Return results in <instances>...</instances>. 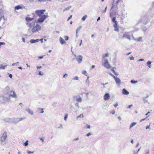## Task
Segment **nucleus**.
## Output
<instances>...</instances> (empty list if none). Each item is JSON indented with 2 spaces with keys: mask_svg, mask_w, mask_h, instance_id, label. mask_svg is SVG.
Returning a JSON list of instances; mask_svg holds the SVG:
<instances>
[{
  "mask_svg": "<svg viewBox=\"0 0 154 154\" xmlns=\"http://www.w3.org/2000/svg\"><path fill=\"white\" fill-rule=\"evenodd\" d=\"M33 27L30 29V32H29L30 33L32 32V34L38 31L41 29V26L38 25L35 21H33Z\"/></svg>",
  "mask_w": 154,
  "mask_h": 154,
  "instance_id": "f257e3e1",
  "label": "nucleus"
},
{
  "mask_svg": "<svg viewBox=\"0 0 154 154\" xmlns=\"http://www.w3.org/2000/svg\"><path fill=\"white\" fill-rule=\"evenodd\" d=\"M7 133L4 132L2 134H1L0 137L1 144L2 146L5 145L6 144V141L7 139Z\"/></svg>",
  "mask_w": 154,
  "mask_h": 154,
  "instance_id": "f03ea898",
  "label": "nucleus"
},
{
  "mask_svg": "<svg viewBox=\"0 0 154 154\" xmlns=\"http://www.w3.org/2000/svg\"><path fill=\"white\" fill-rule=\"evenodd\" d=\"M33 18H30L29 17H27L26 18V20L28 22L26 23V25L29 27L28 30V32H30L31 30L30 29L32 28V26L33 21L32 22V21L33 20Z\"/></svg>",
  "mask_w": 154,
  "mask_h": 154,
  "instance_id": "7ed1b4c3",
  "label": "nucleus"
},
{
  "mask_svg": "<svg viewBox=\"0 0 154 154\" xmlns=\"http://www.w3.org/2000/svg\"><path fill=\"white\" fill-rule=\"evenodd\" d=\"M73 100L74 103L77 102L78 103H81L82 101V98L80 96H74L73 97Z\"/></svg>",
  "mask_w": 154,
  "mask_h": 154,
  "instance_id": "20e7f679",
  "label": "nucleus"
},
{
  "mask_svg": "<svg viewBox=\"0 0 154 154\" xmlns=\"http://www.w3.org/2000/svg\"><path fill=\"white\" fill-rule=\"evenodd\" d=\"M104 62L103 63V66L106 68L109 69L110 67V65L109 64L108 61L107 59L104 60Z\"/></svg>",
  "mask_w": 154,
  "mask_h": 154,
  "instance_id": "39448f33",
  "label": "nucleus"
},
{
  "mask_svg": "<svg viewBox=\"0 0 154 154\" xmlns=\"http://www.w3.org/2000/svg\"><path fill=\"white\" fill-rule=\"evenodd\" d=\"M45 11V10H37L35 11V13L37 15L40 16L43 14L44 13V12Z\"/></svg>",
  "mask_w": 154,
  "mask_h": 154,
  "instance_id": "423d86ee",
  "label": "nucleus"
},
{
  "mask_svg": "<svg viewBox=\"0 0 154 154\" xmlns=\"http://www.w3.org/2000/svg\"><path fill=\"white\" fill-rule=\"evenodd\" d=\"M75 59L78 63H80L82 60L83 57L82 56L79 55L77 56Z\"/></svg>",
  "mask_w": 154,
  "mask_h": 154,
  "instance_id": "0eeeda50",
  "label": "nucleus"
},
{
  "mask_svg": "<svg viewBox=\"0 0 154 154\" xmlns=\"http://www.w3.org/2000/svg\"><path fill=\"white\" fill-rule=\"evenodd\" d=\"M9 89L10 88L8 86H7L4 89L3 92L5 95H7L9 94Z\"/></svg>",
  "mask_w": 154,
  "mask_h": 154,
  "instance_id": "6e6552de",
  "label": "nucleus"
},
{
  "mask_svg": "<svg viewBox=\"0 0 154 154\" xmlns=\"http://www.w3.org/2000/svg\"><path fill=\"white\" fill-rule=\"evenodd\" d=\"M2 99L4 101V103H5L10 99V97L3 96L2 97Z\"/></svg>",
  "mask_w": 154,
  "mask_h": 154,
  "instance_id": "1a4fd4ad",
  "label": "nucleus"
},
{
  "mask_svg": "<svg viewBox=\"0 0 154 154\" xmlns=\"http://www.w3.org/2000/svg\"><path fill=\"white\" fill-rule=\"evenodd\" d=\"M11 96L15 98L17 97V96L15 92L13 91H11L10 92L9 96Z\"/></svg>",
  "mask_w": 154,
  "mask_h": 154,
  "instance_id": "9d476101",
  "label": "nucleus"
},
{
  "mask_svg": "<svg viewBox=\"0 0 154 154\" xmlns=\"http://www.w3.org/2000/svg\"><path fill=\"white\" fill-rule=\"evenodd\" d=\"M116 84L118 85H119L121 84V80L118 77H117L115 79Z\"/></svg>",
  "mask_w": 154,
  "mask_h": 154,
  "instance_id": "9b49d317",
  "label": "nucleus"
},
{
  "mask_svg": "<svg viewBox=\"0 0 154 154\" xmlns=\"http://www.w3.org/2000/svg\"><path fill=\"white\" fill-rule=\"evenodd\" d=\"M110 95L108 93H106L104 95V100H106L109 99L110 97Z\"/></svg>",
  "mask_w": 154,
  "mask_h": 154,
  "instance_id": "f8f14e48",
  "label": "nucleus"
},
{
  "mask_svg": "<svg viewBox=\"0 0 154 154\" xmlns=\"http://www.w3.org/2000/svg\"><path fill=\"white\" fill-rule=\"evenodd\" d=\"M25 7L24 6H21L18 5V6H16L15 7V9L18 10L20 9H23L25 8Z\"/></svg>",
  "mask_w": 154,
  "mask_h": 154,
  "instance_id": "ddd939ff",
  "label": "nucleus"
},
{
  "mask_svg": "<svg viewBox=\"0 0 154 154\" xmlns=\"http://www.w3.org/2000/svg\"><path fill=\"white\" fill-rule=\"evenodd\" d=\"M122 93L124 95H128L129 94V92L124 88L122 90Z\"/></svg>",
  "mask_w": 154,
  "mask_h": 154,
  "instance_id": "4468645a",
  "label": "nucleus"
},
{
  "mask_svg": "<svg viewBox=\"0 0 154 154\" xmlns=\"http://www.w3.org/2000/svg\"><path fill=\"white\" fill-rule=\"evenodd\" d=\"M3 120L5 122H11V119L9 118H5Z\"/></svg>",
  "mask_w": 154,
  "mask_h": 154,
  "instance_id": "2eb2a0df",
  "label": "nucleus"
},
{
  "mask_svg": "<svg viewBox=\"0 0 154 154\" xmlns=\"http://www.w3.org/2000/svg\"><path fill=\"white\" fill-rule=\"evenodd\" d=\"M123 37L127 38L129 40H130V36L129 35L127 34H124L123 35Z\"/></svg>",
  "mask_w": 154,
  "mask_h": 154,
  "instance_id": "dca6fc26",
  "label": "nucleus"
},
{
  "mask_svg": "<svg viewBox=\"0 0 154 154\" xmlns=\"http://www.w3.org/2000/svg\"><path fill=\"white\" fill-rule=\"evenodd\" d=\"M39 41V39H31L30 41V42L31 43H34L36 42H38Z\"/></svg>",
  "mask_w": 154,
  "mask_h": 154,
  "instance_id": "f3484780",
  "label": "nucleus"
},
{
  "mask_svg": "<svg viewBox=\"0 0 154 154\" xmlns=\"http://www.w3.org/2000/svg\"><path fill=\"white\" fill-rule=\"evenodd\" d=\"M59 40L60 43L62 44H63L64 43H65V41L64 40L63 38L61 37H60Z\"/></svg>",
  "mask_w": 154,
  "mask_h": 154,
  "instance_id": "a211bd4d",
  "label": "nucleus"
},
{
  "mask_svg": "<svg viewBox=\"0 0 154 154\" xmlns=\"http://www.w3.org/2000/svg\"><path fill=\"white\" fill-rule=\"evenodd\" d=\"M114 30L116 32H118L119 31V29L118 27H117V23L116 24H115L114 25Z\"/></svg>",
  "mask_w": 154,
  "mask_h": 154,
  "instance_id": "6ab92c4d",
  "label": "nucleus"
},
{
  "mask_svg": "<svg viewBox=\"0 0 154 154\" xmlns=\"http://www.w3.org/2000/svg\"><path fill=\"white\" fill-rule=\"evenodd\" d=\"M47 17H48V16L43 15L41 16L40 18L44 21Z\"/></svg>",
  "mask_w": 154,
  "mask_h": 154,
  "instance_id": "aec40b11",
  "label": "nucleus"
},
{
  "mask_svg": "<svg viewBox=\"0 0 154 154\" xmlns=\"http://www.w3.org/2000/svg\"><path fill=\"white\" fill-rule=\"evenodd\" d=\"M89 76H87V79L86 81V83L87 85L88 86L89 85Z\"/></svg>",
  "mask_w": 154,
  "mask_h": 154,
  "instance_id": "412c9836",
  "label": "nucleus"
},
{
  "mask_svg": "<svg viewBox=\"0 0 154 154\" xmlns=\"http://www.w3.org/2000/svg\"><path fill=\"white\" fill-rule=\"evenodd\" d=\"M26 111L28 112L30 114L32 115H33V111L30 109H26Z\"/></svg>",
  "mask_w": 154,
  "mask_h": 154,
  "instance_id": "4be33fe9",
  "label": "nucleus"
},
{
  "mask_svg": "<svg viewBox=\"0 0 154 154\" xmlns=\"http://www.w3.org/2000/svg\"><path fill=\"white\" fill-rule=\"evenodd\" d=\"M19 122L18 118H15L14 119L13 122L16 124L18 123Z\"/></svg>",
  "mask_w": 154,
  "mask_h": 154,
  "instance_id": "5701e85b",
  "label": "nucleus"
},
{
  "mask_svg": "<svg viewBox=\"0 0 154 154\" xmlns=\"http://www.w3.org/2000/svg\"><path fill=\"white\" fill-rule=\"evenodd\" d=\"M116 18L115 17H113L112 19V21L114 23V24L117 23V21L116 20Z\"/></svg>",
  "mask_w": 154,
  "mask_h": 154,
  "instance_id": "b1692460",
  "label": "nucleus"
},
{
  "mask_svg": "<svg viewBox=\"0 0 154 154\" xmlns=\"http://www.w3.org/2000/svg\"><path fill=\"white\" fill-rule=\"evenodd\" d=\"M136 124V122H134L131 123L130 125V128H131Z\"/></svg>",
  "mask_w": 154,
  "mask_h": 154,
  "instance_id": "393cba45",
  "label": "nucleus"
},
{
  "mask_svg": "<svg viewBox=\"0 0 154 154\" xmlns=\"http://www.w3.org/2000/svg\"><path fill=\"white\" fill-rule=\"evenodd\" d=\"M43 109H44L42 108H38V110L39 112L41 113H43L44 112V111L43 110Z\"/></svg>",
  "mask_w": 154,
  "mask_h": 154,
  "instance_id": "a878e982",
  "label": "nucleus"
},
{
  "mask_svg": "<svg viewBox=\"0 0 154 154\" xmlns=\"http://www.w3.org/2000/svg\"><path fill=\"white\" fill-rule=\"evenodd\" d=\"M7 66V64L6 65L3 66L2 64H1L0 66V69H5L6 67Z\"/></svg>",
  "mask_w": 154,
  "mask_h": 154,
  "instance_id": "bb28decb",
  "label": "nucleus"
},
{
  "mask_svg": "<svg viewBox=\"0 0 154 154\" xmlns=\"http://www.w3.org/2000/svg\"><path fill=\"white\" fill-rule=\"evenodd\" d=\"M82 28V27L81 26H80L79 27H78L77 29L76 30V33H77Z\"/></svg>",
  "mask_w": 154,
  "mask_h": 154,
  "instance_id": "cd10ccee",
  "label": "nucleus"
},
{
  "mask_svg": "<svg viewBox=\"0 0 154 154\" xmlns=\"http://www.w3.org/2000/svg\"><path fill=\"white\" fill-rule=\"evenodd\" d=\"M151 62L149 61H148L147 63V66L150 68H151L150 64H151Z\"/></svg>",
  "mask_w": 154,
  "mask_h": 154,
  "instance_id": "c85d7f7f",
  "label": "nucleus"
},
{
  "mask_svg": "<svg viewBox=\"0 0 154 154\" xmlns=\"http://www.w3.org/2000/svg\"><path fill=\"white\" fill-rule=\"evenodd\" d=\"M44 21V20L42 19L41 18H39L38 20V23H42Z\"/></svg>",
  "mask_w": 154,
  "mask_h": 154,
  "instance_id": "c756f323",
  "label": "nucleus"
},
{
  "mask_svg": "<svg viewBox=\"0 0 154 154\" xmlns=\"http://www.w3.org/2000/svg\"><path fill=\"white\" fill-rule=\"evenodd\" d=\"M87 17V16L86 15L84 16L82 19V20L83 21H85Z\"/></svg>",
  "mask_w": 154,
  "mask_h": 154,
  "instance_id": "7c9ffc66",
  "label": "nucleus"
},
{
  "mask_svg": "<svg viewBox=\"0 0 154 154\" xmlns=\"http://www.w3.org/2000/svg\"><path fill=\"white\" fill-rule=\"evenodd\" d=\"M82 73L83 74H84V75H85L86 76H87V72L85 70H83L82 72Z\"/></svg>",
  "mask_w": 154,
  "mask_h": 154,
  "instance_id": "2f4dec72",
  "label": "nucleus"
},
{
  "mask_svg": "<svg viewBox=\"0 0 154 154\" xmlns=\"http://www.w3.org/2000/svg\"><path fill=\"white\" fill-rule=\"evenodd\" d=\"M131 82L133 84H135L137 82V81L131 80Z\"/></svg>",
  "mask_w": 154,
  "mask_h": 154,
  "instance_id": "473e14b6",
  "label": "nucleus"
},
{
  "mask_svg": "<svg viewBox=\"0 0 154 154\" xmlns=\"http://www.w3.org/2000/svg\"><path fill=\"white\" fill-rule=\"evenodd\" d=\"M119 0H113V4L115 3L116 4H117L119 3Z\"/></svg>",
  "mask_w": 154,
  "mask_h": 154,
  "instance_id": "72a5a7b5",
  "label": "nucleus"
},
{
  "mask_svg": "<svg viewBox=\"0 0 154 154\" xmlns=\"http://www.w3.org/2000/svg\"><path fill=\"white\" fill-rule=\"evenodd\" d=\"M79 79V77L78 76H75L72 78V80H78Z\"/></svg>",
  "mask_w": 154,
  "mask_h": 154,
  "instance_id": "f704fd0d",
  "label": "nucleus"
},
{
  "mask_svg": "<svg viewBox=\"0 0 154 154\" xmlns=\"http://www.w3.org/2000/svg\"><path fill=\"white\" fill-rule=\"evenodd\" d=\"M28 140H27L26 142H25L24 143V145L25 146H27L28 145Z\"/></svg>",
  "mask_w": 154,
  "mask_h": 154,
  "instance_id": "c9c22d12",
  "label": "nucleus"
},
{
  "mask_svg": "<svg viewBox=\"0 0 154 154\" xmlns=\"http://www.w3.org/2000/svg\"><path fill=\"white\" fill-rule=\"evenodd\" d=\"M38 74L41 75H44V73L43 72H42L41 71H40L39 72Z\"/></svg>",
  "mask_w": 154,
  "mask_h": 154,
  "instance_id": "e433bc0d",
  "label": "nucleus"
},
{
  "mask_svg": "<svg viewBox=\"0 0 154 154\" xmlns=\"http://www.w3.org/2000/svg\"><path fill=\"white\" fill-rule=\"evenodd\" d=\"M146 99L144 98H143V103H145L147 102V100L145 99Z\"/></svg>",
  "mask_w": 154,
  "mask_h": 154,
  "instance_id": "4c0bfd02",
  "label": "nucleus"
},
{
  "mask_svg": "<svg viewBox=\"0 0 154 154\" xmlns=\"http://www.w3.org/2000/svg\"><path fill=\"white\" fill-rule=\"evenodd\" d=\"M108 57V53H106L103 56V58H105L106 57Z\"/></svg>",
  "mask_w": 154,
  "mask_h": 154,
  "instance_id": "58836bf2",
  "label": "nucleus"
},
{
  "mask_svg": "<svg viewBox=\"0 0 154 154\" xmlns=\"http://www.w3.org/2000/svg\"><path fill=\"white\" fill-rule=\"evenodd\" d=\"M84 117L82 114H81L79 116H78L77 117V118L78 119L79 117L83 118Z\"/></svg>",
  "mask_w": 154,
  "mask_h": 154,
  "instance_id": "ea45409f",
  "label": "nucleus"
},
{
  "mask_svg": "<svg viewBox=\"0 0 154 154\" xmlns=\"http://www.w3.org/2000/svg\"><path fill=\"white\" fill-rule=\"evenodd\" d=\"M91 134H92V133H91V132H89V133H88L86 134V136H87V137H89L91 135Z\"/></svg>",
  "mask_w": 154,
  "mask_h": 154,
  "instance_id": "a19ab883",
  "label": "nucleus"
},
{
  "mask_svg": "<svg viewBox=\"0 0 154 154\" xmlns=\"http://www.w3.org/2000/svg\"><path fill=\"white\" fill-rule=\"evenodd\" d=\"M71 8V6L69 7L68 8H65L64 9V11H67V10H69Z\"/></svg>",
  "mask_w": 154,
  "mask_h": 154,
  "instance_id": "79ce46f5",
  "label": "nucleus"
},
{
  "mask_svg": "<svg viewBox=\"0 0 154 154\" xmlns=\"http://www.w3.org/2000/svg\"><path fill=\"white\" fill-rule=\"evenodd\" d=\"M27 153H28V154H33L34 153V152H31L30 151H27Z\"/></svg>",
  "mask_w": 154,
  "mask_h": 154,
  "instance_id": "37998d69",
  "label": "nucleus"
},
{
  "mask_svg": "<svg viewBox=\"0 0 154 154\" xmlns=\"http://www.w3.org/2000/svg\"><path fill=\"white\" fill-rule=\"evenodd\" d=\"M68 76V75L67 73H66L63 75V78H65L67 77Z\"/></svg>",
  "mask_w": 154,
  "mask_h": 154,
  "instance_id": "c03bdc74",
  "label": "nucleus"
},
{
  "mask_svg": "<svg viewBox=\"0 0 154 154\" xmlns=\"http://www.w3.org/2000/svg\"><path fill=\"white\" fill-rule=\"evenodd\" d=\"M68 117V115L66 114V115L64 116V119L65 121H66V119Z\"/></svg>",
  "mask_w": 154,
  "mask_h": 154,
  "instance_id": "a18cd8bd",
  "label": "nucleus"
},
{
  "mask_svg": "<svg viewBox=\"0 0 154 154\" xmlns=\"http://www.w3.org/2000/svg\"><path fill=\"white\" fill-rule=\"evenodd\" d=\"M18 118L19 119V122L23 120L24 119H25V118Z\"/></svg>",
  "mask_w": 154,
  "mask_h": 154,
  "instance_id": "49530a36",
  "label": "nucleus"
},
{
  "mask_svg": "<svg viewBox=\"0 0 154 154\" xmlns=\"http://www.w3.org/2000/svg\"><path fill=\"white\" fill-rule=\"evenodd\" d=\"M3 19L4 21V17L3 16H2L0 18V21L2 20Z\"/></svg>",
  "mask_w": 154,
  "mask_h": 154,
  "instance_id": "de8ad7c7",
  "label": "nucleus"
},
{
  "mask_svg": "<svg viewBox=\"0 0 154 154\" xmlns=\"http://www.w3.org/2000/svg\"><path fill=\"white\" fill-rule=\"evenodd\" d=\"M19 63V62H17L16 63H13L12 64V66H15V65H17Z\"/></svg>",
  "mask_w": 154,
  "mask_h": 154,
  "instance_id": "09e8293b",
  "label": "nucleus"
},
{
  "mask_svg": "<svg viewBox=\"0 0 154 154\" xmlns=\"http://www.w3.org/2000/svg\"><path fill=\"white\" fill-rule=\"evenodd\" d=\"M64 37L66 40L67 41L68 40L69 37L68 36H65Z\"/></svg>",
  "mask_w": 154,
  "mask_h": 154,
  "instance_id": "8fccbe9b",
  "label": "nucleus"
},
{
  "mask_svg": "<svg viewBox=\"0 0 154 154\" xmlns=\"http://www.w3.org/2000/svg\"><path fill=\"white\" fill-rule=\"evenodd\" d=\"M115 111L114 110H112V111L110 112L113 115L115 113Z\"/></svg>",
  "mask_w": 154,
  "mask_h": 154,
  "instance_id": "3c124183",
  "label": "nucleus"
},
{
  "mask_svg": "<svg viewBox=\"0 0 154 154\" xmlns=\"http://www.w3.org/2000/svg\"><path fill=\"white\" fill-rule=\"evenodd\" d=\"M106 8H107V7H106L105 8L104 10L103 11V13H105V12H106Z\"/></svg>",
  "mask_w": 154,
  "mask_h": 154,
  "instance_id": "603ef678",
  "label": "nucleus"
},
{
  "mask_svg": "<svg viewBox=\"0 0 154 154\" xmlns=\"http://www.w3.org/2000/svg\"><path fill=\"white\" fill-rule=\"evenodd\" d=\"M75 106H77L78 107V108L79 107V103H75Z\"/></svg>",
  "mask_w": 154,
  "mask_h": 154,
  "instance_id": "864d4df0",
  "label": "nucleus"
},
{
  "mask_svg": "<svg viewBox=\"0 0 154 154\" xmlns=\"http://www.w3.org/2000/svg\"><path fill=\"white\" fill-rule=\"evenodd\" d=\"M9 77L11 78H12V75L11 74H9Z\"/></svg>",
  "mask_w": 154,
  "mask_h": 154,
  "instance_id": "5fc2aeb1",
  "label": "nucleus"
},
{
  "mask_svg": "<svg viewBox=\"0 0 154 154\" xmlns=\"http://www.w3.org/2000/svg\"><path fill=\"white\" fill-rule=\"evenodd\" d=\"M144 60V59H140L138 60L139 61H142Z\"/></svg>",
  "mask_w": 154,
  "mask_h": 154,
  "instance_id": "6e6d98bb",
  "label": "nucleus"
},
{
  "mask_svg": "<svg viewBox=\"0 0 154 154\" xmlns=\"http://www.w3.org/2000/svg\"><path fill=\"white\" fill-rule=\"evenodd\" d=\"M118 104L117 103H116L114 105V106L115 108H116L118 106Z\"/></svg>",
  "mask_w": 154,
  "mask_h": 154,
  "instance_id": "4d7b16f0",
  "label": "nucleus"
},
{
  "mask_svg": "<svg viewBox=\"0 0 154 154\" xmlns=\"http://www.w3.org/2000/svg\"><path fill=\"white\" fill-rule=\"evenodd\" d=\"M141 40H141V37H139L138 38V40H137L138 41H141Z\"/></svg>",
  "mask_w": 154,
  "mask_h": 154,
  "instance_id": "13d9d810",
  "label": "nucleus"
},
{
  "mask_svg": "<svg viewBox=\"0 0 154 154\" xmlns=\"http://www.w3.org/2000/svg\"><path fill=\"white\" fill-rule=\"evenodd\" d=\"M130 59L131 60H134V58L133 57H131L130 58Z\"/></svg>",
  "mask_w": 154,
  "mask_h": 154,
  "instance_id": "bf43d9fd",
  "label": "nucleus"
},
{
  "mask_svg": "<svg viewBox=\"0 0 154 154\" xmlns=\"http://www.w3.org/2000/svg\"><path fill=\"white\" fill-rule=\"evenodd\" d=\"M111 70L114 73H115V72H116L114 69H112Z\"/></svg>",
  "mask_w": 154,
  "mask_h": 154,
  "instance_id": "052dcab7",
  "label": "nucleus"
},
{
  "mask_svg": "<svg viewBox=\"0 0 154 154\" xmlns=\"http://www.w3.org/2000/svg\"><path fill=\"white\" fill-rule=\"evenodd\" d=\"M79 139V138L78 137H77V138L74 139L73 140V141L77 140H78Z\"/></svg>",
  "mask_w": 154,
  "mask_h": 154,
  "instance_id": "680f3d73",
  "label": "nucleus"
},
{
  "mask_svg": "<svg viewBox=\"0 0 154 154\" xmlns=\"http://www.w3.org/2000/svg\"><path fill=\"white\" fill-rule=\"evenodd\" d=\"M118 118L120 121H121L122 119L121 117L120 116H118Z\"/></svg>",
  "mask_w": 154,
  "mask_h": 154,
  "instance_id": "e2e57ef3",
  "label": "nucleus"
},
{
  "mask_svg": "<svg viewBox=\"0 0 154 154\" xmlns=\"http://www.w3.org/2000/svg\"><path fill=\"white\" fill-rule=\"evenodd\" d=\"M72 16L70 15V16L68 18L67 20H69L70 19H71L72 17Z\"/></svg>",
  "mask_w": 154,
  "mask_h": 154,
  "instance_id": "0e129e2a",
  "label": "nucleus"
},
{
  "mask_svg": "<svg viewBox=\"0 0 154 154\" xmlns=\"http://www.w3.org/2000/svg\"><path fill=\"white\" fill-rule=\"evenodd\" d=\"M43 58V56H40V57H38V58L39 59H42Z\"/></svg>",
  "mask_w": 154,
  "mask_h": 154,
  "instance_id": "69168bd1",
  "label": "nucleus"
},
{
  "mask_svg": "<svg viewBox=\"0 0 154 154\" xmlns=\"http://www.w3.org/2000/svg\"><path fill=\"white\" fill-rule=\"evenodd\" d=\"M22 41L24 42H25V39L24 38H22Z\"/></svg>",
  "mask_w": 154,
  "mask_h": 154,
  "instance_id": "338daca9",
  "label": "nucleus"
},
{
  "mask_svg": "<svg viewBox=\"0 0 154 154\" xmlns=\"http://www.w3.org/2000/svg\"><path fill=\"white\" fill-rule=\"evenodd\" d=\"M90 125H87V128H88L90 129Z\"/></svg>",
  "mask_w": 154,
  "mask_h": 154,
  "instance_id": "774afa93",
  "label": "nucleus"
}]
</instances>
